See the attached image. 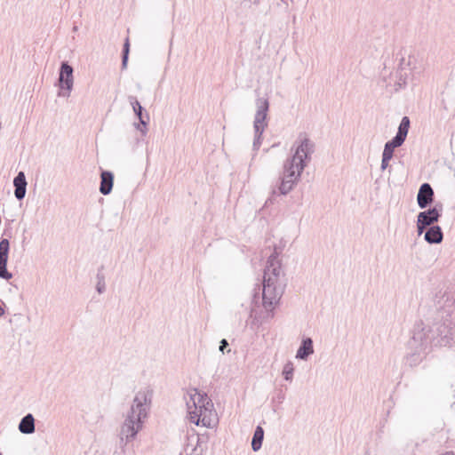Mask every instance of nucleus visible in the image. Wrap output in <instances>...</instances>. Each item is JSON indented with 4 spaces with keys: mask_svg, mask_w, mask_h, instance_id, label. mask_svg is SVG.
<instances>
[{
    "mask_svg": "<svg viewBox=\"0 0 455 455\" xmlns=\"http://www.w3.org/2000/svg\"><path fill=\"white\" fill-rule=\"evenodd\" d=\"M283 246L275 245L274 251L267 260L262 283V305L267 311H273L279 303L284 290L285 283L281 281V261L279 255Z\"/></svg>",
    "mask_w": 455,
    "mask_h": 455,
    "instance_id": "nucleus-1",
    "label": "nucleus"
},
{
    "mask_svg": "<svg viewBox=\"0 0 455 455\" xmlns=\"http://www.w3.org/2000/svg\"><path fill=\"white\" fill-rule=\"evenodd\" d=\"M153 392L149 389L139 391L133 398L132 404L127 412L120 428V444L123 447L132 442L143 427L144 419L152 402Z\"/></svg>",
    "mask_w": 455,
    "mask_h": 455,
    "instance_id": "nucleus-2",
    "label": "nucleus"
},
{
    "mask_svg": "<svg viewBox=\"0 0 455 455\" xmlns=\"http://www.w3.org/2000/svg\"><path fill=\"white\" fill-rule=\"evenodd\" d=\"M315 144L309 139L305 138L298 145L295 153L288 158L283 164V175L280 177L278 192L285 196L290 193L300 179L301 173L311 159Z\"/></svg>",
    "mask_w": 455,
    "mask_h": 455,
    "instance_id": "nucleus-3",
    "label": "nucleus"
},
{
    "mask_svg": "<svg viewBox=\"0 0 455 455\" xmlns=\"http://www.w3.org/2000/svg\"><path fill=\"white\" fill-rule=\"evenodd\" d=\"M421 71V62L415 55L409 54L407 57L402 55L395 73L389 72L387 66H384L380 74L379 84L385 87L388 93H394L404 88L408 80L413 79Z\"/></svg>",
    "mask_w": 455,
    "mask_h": 455,
    "instance_id": "nucleus-4",
    "label": "nucleus"
},
{
    "mask_svg": "<svg viewBox=\"0 0 455 455\" xmlns=\"http://www.w3.org/2000/svg\"><path fill=\"white\" fill-rule=\"evenodd\" d=\"M442 319L435 322L431 326L426 327L423 323L415 324L420 326L432 347H451L455 338V322L450 312L444 310Z\"/></svg>",
    "mask_w": 455,
    "mask_h": 455,
    "instance_id": "nucleus-5",
    "label": "nucleus"
},
{
    "mask_svg": "<svg viewBox=\"0 0 455 455\" xmlns=\"http://www.w3.org/2000/svg\"><path fill=\"white\" fill-rule=\"evenodd\" d=\"M429 340L420 326H414L412 336L408 341L410 352L405 356V363L410 367L419 365L429 352Z\"/></svg>",
    "mask_w": 455,
    "mask_h": 455,
    "instance_id": "nucleus-6",
    "label": "nucleus"
},
{
    "mask_svg": "<svg viewBox=\"0 0 455 455\" xmlns=\"http://www.w3.org/2000/svg\"><path fill=\"white\" fill-rule=\"evenodd\" d=\"M256 113L253 121L254 140L253 150H258L261 145L262 134L267 127V116L269 109V101L267 98H258L256 100Z\"/></svg>",
    "mask_w": 455,
    "mask_h": 455,
    "instance_id": "nucleus-7",
    "label": "nucleus"
},
{
    "mask_svg": "<svg viewBox=\"0 0 455 455\" xmlns=\"http://www.w3.org/2000/svg\"><path fill=\"white\" fill-rule=\"evenodd\" d=\"M205 404L199 410L188 411V418L191 423L198 426L200 423L204 427H210L213 416L216 415L214 405L212 399L208 395H204Z\"/></svg>",
    "mask_w": 455,
    "mask_h": 455,
    "instance_id": "nucleus-8",
    "label": "nucleus"
},
{
    "mask_svg": "<svg viewBox=\"0 0 455 455\" xmlns=\"http://www.w3.org/2000/svg\"><path fill=\"white\" fill-rule=\"evenodd\" d=\"M74 68L66 60L60 63V70H59V78L58 83L59 86L61 90H65L67 92H59V95L62 96H69L74 84Z\"/></svg>",
    "mask_w": 455,
    "mask_h": 455,
    "instance_id": "nucleus-9",
    "label": "nucleus"
},
{
    "mask_svg": "<svg viewBox=\"0 0 455 455\" xmlns=\"http://www.w3.org/2000/svg\"><path fill=\"white\" fill-rule=\"evenodd\" d=\"M128 100L133 109V112L136 117L139 119L140 123L135 124V127L138 131L141 132L142 135H146L147 133V126L149 122V115L145 110V108L141 106L137 98L133 95H130L128 97Z\"/></svg>",
    "mask_w": 455,
    "mask_h": 455,
    "instance_id": "nucleus-10",
    "label": "nucleus"
},
{
    "mask_svg": "<svg viewBox=\"0 0 455 455\" xmlns=\"http://www.w3.org/2000/svg\"><path fill=\"white\" fill-rule=\"evenodd\" d=\"M9 251V240L7 238H2L0 240V278L4 280H10L12 278V274L7 269Z\"/></svg>",
    "mask_w": 455,
    "mask_h": 455,
    "instance_id": "nucleus-11",
    "label": "nucleus"
},
{
    "mask_svg": "<svg viewBox=\"0 0 455 455\" xmlns=\"http://www.w3.org/2000/svg\"><path fill=\"white\" fill-rule=\"evenodd\" d=\"M443 204L441 203L435 204L433 207L420 212L417 218L422 225L435 226L434 224L439 220L442 216Z\"/></svg>",
    "mask_w": 455,
    "mask_h": 455,
    "instance_id": "nucleus-12",
    "label": "nucleus"
},
{
    "mask_svg": "<svg viewBox=\"0 0 455 455\" xmlns=\"http://www.w3.org/2000/svg\"><path fill=\"white\" fill-rule=\"evenodd\" d=\"M435 193L429 183L420 185L418 195L417 203L420 209H426L434 202Z\"/></svg>",
    "mask_w": 455,
    "mask_h": 455,
    "instance_id": "nucleus-13",
    "label": "nucleus"
},
{
    "mask_svg": "<svg viewBox=\"0 0 455 455\" xmlns=\"http://www.w3.org/2000/svg\"><path fill=\"white\" fill-rule=\"evenodd\" d=\"M188 395H189V400L186 403L188 411H196V407H197L196 409L199 410L200 407H203V405L205 404L206 401H204V395H207L206 393H201L197 388H190L188 391Z\"/></svg>",
    "mask_w": 455,
    "mask_h": 455,
    "instance_id": "nucleus-14",
    "label": "nucleus"
},
{
    "mask_svg": "<svg viewBox=\"0 0 455 455\" xmlns=\"http://www.w3.org/2000/svg\"><path fill=\"white\" fill-rule=\"evenodd\" d=\"M114 185V173L110 171L102 170L100 172V192L108 196L111 193Z\"/></svg>",
    "mask_w": 455,
    "mask_h": 455,
    "instance_id": "nucleus-15",
    "label": "nucleus"
},
{
    "mask_svg": "<svg viewBox=\"0 0 455 455\" xmlns=\"http://www.w3.org/2000/svg\"><path fill=\"white\" fill-rule=\"evenodd\" d=\"M443 234L440 226H429L424 235V239L430 244H437L443 241Z\"/></svg>",
    "mask_w": 455,
    "mask_h": 455,
    "instance_id": "nucleus-16",
    "label": "nucleus"
},
{
    "mask_svg": "<svg viewBox=\"0 0 455 455\" xmlns=\"http://www.w3.org/2000/svg\"><path fill=\"white\" fill-rule=\"evenodd\" d=\"M312 354H314L312 339L309 337L303 339L299 349L297 350L296 358L300 360H307Z\"/></svg>",
    "mask_w": 455,
    "mask_h": 455,
    "instance_id": "nucleus-17",
    "label": "nucleus"
},
{
    "mask_svg": "<svg viewBox=\"0 0 455 455\" xmlns=\"http://www.w3.org/2000/svg\"><path fill=\"white\" fill-rule=\"evenodd\" d=\"M18 429L20 433L25 435H31L35 433V418L31 413L25 415L20 421Z\"/></svg>",
    "mask_w": 455,
    "mask_h": 455,
    "instance_id": "nucleus-18",
    "label": "nucleus"
},
{
    "mask_svg": "<svg viewBox=\"0 0 455 455\" xmlns=\"http://www.w3.org/2000/svg\"><path fill=\"white\" fill-rule=\"evenodd\" d=\"M411 121L408 116H403L398 126L397 132L393 139L403 144L406 140L409 129H410Z\"/></svg>",
    "mask_w": 455,
    "mask_h": 455,
    "instance_id": "nucleus-19",
    "label": "nucleus"
},
{
    "mask_svg": "<svg viewBox=\"0 0 455 455\" xmlns=\"http://www.w3.org/2000/svg\"><path fill=\"white\" fill-rule=\"evenodd\" d=\"M264 439V429L260 426H257L251 439V449L253 451H258L261 446Z\"/></svg>",
    "mask_w": 455,
    "mask_h": 455,
    "instance_id": "nucleus-20",
    "label": "nucleus"
},
{
    "mask_svg": "<svg viewBox=\"0 0 455 455\" xmlns=\"http://www.w3.org/2000/svg\"><path fill=\"white\" fill-rule=\"evenodd\" d=\"M402 145L403 144L401 142L392 138L390 140L386 142L382 156H384L385 158L392 159L395 149Z\"/></svg>",
    "mask_w": 455,
    "mask_h": 455,
    "instance_id": "nucleus-21",
    "label": "nucleus"
},
{
    "mask_svg": "<svg viewBox=\"0 0 455 455\" xmlns=\"http://www.w3.org/2000/svg\"><path fill=\"white\" fill-rule=\"evenodd\" d=\"M103 270H104V266L101 265L100 267H98L97 274H96V279H97L96 291L100 294L104 293L106 291V282H105L106 277H105V274H104Z\"/></svg>",
    "mask_w": 455,
    "mask_h": 455,
    "instance_id": "nucleus-22",
    "label": "nucleus"
},
{
    "mask_svg": "<svg viewBox=\"0 0 455 455\" xmlns=\"http://www.w3.org/2000/svg\"><path fill=\"white\" fill-rule=\"evenodd\" d=\"M293 363L291 361H288L283 368L282 375L286 381L291 382L293 379Z\"/></svg>",
    "mask_w": 455,
    "mask_h": 455,
    "instance_id": "nucleus-23",
    "label": "nucleus"
},
{
    "mask_svg": "<svg viewBox=\"0 0 455 455\" xmlns=\"http://www.w3.org/2000/svg\"><path fill=\"white\" fill-rule=\"evenodd\" d=\"M129 52H130V42H129V38H126L125 42L124 44L123 52H122V65H121L122 69H125L127 68Z\"/></svg>",
    "mask_w": 455,
    "mask_h": 455,
    "instance_id": "nucleus-24",
    "label": "nucleus"
},
{
    "mask_svg": "<svg viewBox=\"0 0 455 455\" xmlns=\"http://www.w3.org/2000/svg\"><path fill=\"white\" fill-rule=\"evenodd\" d=\"M28 182L26 180L25 173L23 172H18V174L13 179V186L14 187H27Z\"/></svg>",
    "mask_w": 455,
    "mask_h": 455,
    "instance_id": "nucleus-25",
    "label": "nucleus"
},
{
    "mask_svg": "<svg viewBox=\"0 0 455 455\" xmlns=\"http://www.w3.org/2000/svg\"><path fill=\"white\" fill-rule=\"evenodd\" d=\"M285 400V393L282 389L275 391V395L272 397V403H283Z\"/></svg>",
    "mask_w": 455,
    "mask_h": 455,
    "instance_id": "nucleus-26",
    "label": "nucleus"
},
{
    "mask_svg": "<svg viewBox=\"0 0 455 455\" xmlns=\"http://www.w3.org/2000/svg\"><path fill=\"white\" fill-rule=\"evenodd\" d=\"M27 192V187H14V196L19 200L24 199Z\"/></svg>",
    "mask_w": 455,
    "mask_h": 455,
    "instance_id": "nucleus-27",
    "label": "nucleus"
},
{
    "mask_svg": "<svg viewBox=\"0 0 455 455\" xmlns=\"http://www.w3.org/2000/svg\"><path fill=\"white\" fill-rule=\"evenodd\" d=\"M429 228V226L427 225H422L420 222H419V220L417 218V232H418V235H422L424 232H426V230Z\"/></svg>",
    "mask_w": 455,
    "mask_h": 455,
    "instance_id": "nucleus-28",
    "label": "nucleus"
},
{
    "mask_svg": "<svg viewBox=\"0 0 455 455\" xmlns=\"http://www.w3.org/2000/svg\"><path fill=\"white\" fill-rule=\"evenodd\" d=\"M228 347V342L226 339H222L220 342L219 349L220 352L224 353L225 349Z\"/></svg>",
    "mask_w": 455,
    "mask_h": 455,
    "instance_id": "nucleus-29",
    "label": "nucleus"
},
{
    "mask_svg": "<svg viewBox=\"0 0 455 455\" xmlns=\"http://www.w3.org/2000/svg\"><path fill=\"white\" fill-rule=\"evenodd\" d=\"M390 160L391 159H389V158H385L384 156H382L381 165H380L381 171H384L388 167Z\"/></svg>",
    "mask_w": 455,
    "mask_h": 455,
    "instance_id": "nucleus-30",
    "label": "nucleus"
},
{
    "mask_svg": "<svg viewBox=\"0 0 455 455\" xmlns=\"http://www.w3.org/2000/svg\"><path fill=\"white\" fill-rule=\"evenodd\" d=\"M276 195V191L274 189L273 192H272V196L270 198L267 199V203L268 201L272 202L274 200V196Z\"/></svg>",
    "mask_w": 455,
    "mask_h": 455,
    "instance_id": "nucleus-31",
    "label": "nucleus"
},
{
    "mask_svg": "<svg viewBox=\"0 0 455 455\" xmlns=\"http://www.w3.org/2000/svg\"><path fill=\"white\" fill-rule=\"evenodd\" d=\"M4 315V309L0 306V317Z\"/></svg>",
    "mask_w": 455,
    "mask_h": 455,
    "instance_id": "nucleus-32",
    "label": "nucleus"
},
{
    "mask_svg": "<svg viewBox=\"0 0 455 455\" xmlns=\"http://www.w3.org/2000/svg\"><path fill=\"white\" fill-rule=\"evenodd\" d=\"M442 455H455L453 451H446L443 453Z\"/></svg>",
    "mask_w": 455,
    "mask_h": 455,
    "instance_id": "nucleus-33",
    "label": "nucleus"
}]
</instances>
